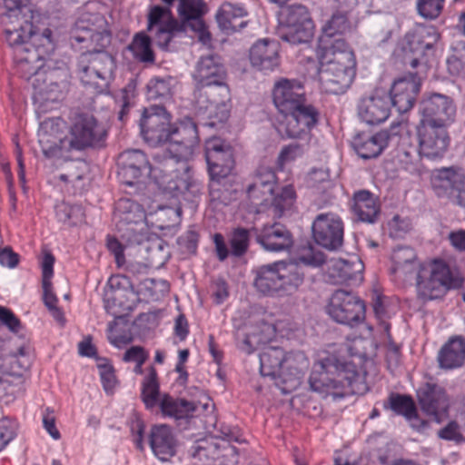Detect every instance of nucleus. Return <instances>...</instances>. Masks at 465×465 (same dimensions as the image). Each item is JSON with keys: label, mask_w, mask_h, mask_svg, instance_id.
I'll return each instance as SVG.
<instances>
[{"label": "nucleus", "mask_w": 465, "mask_h": 465, "mask_svg": "<svg viewBox=\"0 0 465 465\" xmlns=\"http://www.w3.org/2000/svg\"><path fill=\"white\" fill-rule=\"evenodd\" d=\"M247 12L241 5L223 3L217 14L216 21L219 27L227 34L242 29L246 25L244 17Z\"/></svg>", "instance_id": "36"}, {"label": "nucleus", "mask_w": 465, "mask_h": 465, "mask_svg": "<svg viewBox=\"0 0 465 465\" xmlns=\"http://www.w3.org/2000/svg\"><path fill=\"white\" fill-rule=\"evenodd\" d=\"M312 237L319 245L334 250L343 242V223L333 213H320L312 224Z\"/></svg>", "instance_id": "20"}, {"label": "nucleus", "mask_w": 465, "mask_h": 465, "mask_svg": "<svg viewBox=\"0 0 465 465\" xmlns=\"http://www.w3.org/2000/svg\"><path fill=\"white\" fill-rule=\"evenodd\" d=\"M178 13L183 20L180 25L184 31L192 30L197 35L200 42L205 45H210L211 34L202 18L206 13V5L203 0H181Z\"/></svg>", "instance_id": "24"}, {"label": "nucleus", "mask_w": 465, "mask_h": 465, "mask_svg": "<svg viewBox=\"0 0 465 465\" xmlns=\"http://www.w3.org/2000/svg\"><path fill=\"white\" fill-rule=\"evenodd\" d=\"M249 242L250 232L247 229L236 228L233 230L230 238L232 253L234 256L244 254L248 249Z\"/></svg>", "instance_id": "56"}, {"label": "nucleus", "mask_w": 465, "mask_h": 465, "mask_svg": "<svg viewBox=\"0 0 465 465\" xmlns=\"http://www.w3.org/2000/svg\"><path fill=\"white\" fill-rule=\"evenodd\" d=\"M199 144L196 124L189 117L183 118L171 127L170 142L165 148L163 166L166 169L159 183L164 192L179 198L186 193L195 195L199 185L189 173L188 162L193 159Z\"/></svg>", "instance_id": "1"}, {"label": "nucleus", "mask_w": 465, "mask_h": 465, "mask_svg": "<svg viewBox=\"0 0 465 465\" xmlns=\"http://www.w3.org/2000/svg\"><path fill=\"white\" fill-rule=\"evenodd\" d=\"M304 272L294 262H276L257 270L254 286L268 296H285L295 292L302 284Z\"/></svg>", "instance_id": "7"}, {"label": "nucleus", "mask_w": 465, "mask_h": 465, "mask_svg": "<svg viewBox=\"0 0 465 465\" xmlns=\"http://www.w3.org/2000/svg\"><path fill=\"white\" fill-rule=\"evenodd\" d=\"M306 148L303 144L292 143L283 146L278 155L277 164L281 169L292 163L302 158L305 153Z\"/></svg>", "instance_id": "55"}, {"label": "nucleus", "mask_w": 465, "mask_h": 465, "mask_svg": "<svg viewBox=\"0 0 465 465\" xmlns=\"http://www.w3.org/2000/svg\"><path fill=\"white\" fill-rule=\"evenodd\" d=\"M177 81L171 75L154 76L147 84V95L151 100L169 98Z\"/></svg>", "instance_id": "44"}, {"label": "nucleus", "mask_w": 465, "mask_h": 465, "mask_svg": "<svg viewBox=\"0 0 465 465\" xmlns=\"http://www.w3.org/2000/svg\"><path fill=\"white\" fill-rule=\"evenodd\" d=\"M231 147L221 138L212 137L205 142L204 153L206 160H213L218 153L223 149H230Z\"/></svg>", "instance_id": "64"}, {"label": "nucleus", "mask_w": 465, "mask_h": 465, "mask_svg": "<svg viewBox=\"0 0 465 465\" xmlns=\"http://www.w3.org/2000/svg\"><path fill=\"white\" fill-rule=\"evenodd\" d=\"M199 407L207 410L209 402L200 405L194 401L184 399H173L168 395H163L160 400V409L163 415L176 420L193 417L199 411Z\"/></svg>", "instance_id": "35"}, {"label": "nucleus", "mask_w": 465, "mask_h": 465, "mask_svg": "<svg viewBox=\"0 0 465 465\" xmlns=\"http://www.w3.org/2000/svg\"><path fill=\"white\" fill-rule=\"evenodd\" d=\"M85 170L86 164L84 162H73L65 167V173L59 174V179L76 186L77 183L83 179Z\"/></svg>", "instance_id": "57"}, {"label": "nucleus", "mask_w": 465, "mask_h": 465, "mask_svg": "<svg viewBox=\"0 0 465 465\" xmlns=\"http://www.w3.org/2000/svg\"><path fill=\"white\" fill-rule=\"evenodd\" d=\"M193 76L196 82L194 99L199 112L210 119L224 122L230 112V90L221 58L214 54L202 56Z\"/></svg>", "instance_id": "2"}, {"label": "nucleus", "mask_w": 465, "mask_h": 465, "mask_svg": "<svg viewBox=\"0 0 465 465\" xmlns=\"http://www.w3.org/2000/svg\"><path fill=\"white\" fill-rule=\"evenodd\" d=\"M213 181L228 176L233 167L232 149H223L213 160H206Z\"/></svg>", "instance_id": "43"}, {"label": "nucleus", "mask_w": 465, "mask_h": 465, "mask_svg": "<svg viewBox=\"0 0 465 465\" xmlns=\"http://www.w3.org/2000/svg\"><path fill=\"white\" fill-rule=\"evenodd\" d=\"M70 43L76 50L104 51L111 43L104 17L97 14L90 18L82 17L71 31Z\"/></svg>", "instance_id": "10"}, {"label": "nucleus", "mask_w": 465, "mask_h": 465, "mask_svg": "<svg viewBox=\"0 0 465 465\" xmlns=\"http://www.w3.org/2000/svg\"><path fill=\"white\" fill-rule=\"evenodd\" d=\"M142 398L148 409L155 407L158 403L160 404L159 385L156 381V371L153 368L150 369L149 374L143 382Z\"/></svg>", "instance_id": "52"}, {"label": "nucleus", "mask_w": 465, "mask_h": 465, "mask_svg": "<svg viewBox=\"0 0 465 465\" xmlns=\"http://www.w3.org/2000/svg\"><path fill=\"white\" fill-rule=\"evenodd\" d=\"M275 107L284 119L279 124V133L288 138H299L310 134L318 122L319 113L306 103L303 84L295 79L282 78L272 90Z\"/></svg>", "instance_id": "3"}, {"label": "nucleus", "mask_w": 465, "mask_h": 465, "mask_svg": "<svg viewBox=\"0 0 465 465\" xmlns=\"http://www.w3.org/2000/svg\"><path fill=\"white\" fill-rule=\"evenodd\" d=\"M417 140L419 155L430 160L441 159L450 143L447 128L420 123L417 125Z\"/></svg>", "instance_id": "17"}, {"label": "nucleus", "mask_w": 465, "mask_h": 465, "mask_svg": "<svg viewBox=\"0 0 465 465\" xmlns=\"http://www.w3.org/2000/svg\"><path fill=\"white\" fill-rule=\"evenodd\" d=\"M443 3L444 0H418V12L425 18L434 19L440 14Z\"/></svg>", "instance_id": "59"}, {"label": "nucleus", "mask_w": 465, "mask_h": 465, "mask_svg": "<svg viewBox=\"0 0 465 465\" xmlns=\"http://www.w3.org/2000/svg\"><path fill=\"white\" fill-rule=\"evenodd\" d=\"M0 323L15 333L19 332L22 328L19 319L14 312L3 306H0Z\"/></svg>", "instance_id": "63"}, {"label": "nucleus", "mask_w": 465, "mask_h": 465, "mask_svg": "<svg viewBox=\"0 0 465 465\" xmlns=\"http://www.w3.org/2000/svg\"><path fill=\"white\" fill-rule=\"evenodd\" d=\"M0 5L4 9L1 13V23L5 29L20 28L21 25H25V21H28L22 15L23 11L26 9L24 0H2Z\"/></svg>", "instance_id": "40"}, {"label": "nucleus", "mask_w": 465, "mask_h": 465, "mask_svg": "<svg viewBox=\"0 0 465 465\" xmlns=\"http://www.w3.org/2000/svg\"><path fill=\"white\" fill-rule=\"evenodd\" d=\"M257 242L270 252L287 251L293 243L292 233L279 223L264 225L257 235Z\"/></svg>", "instance_id": "32"}, {"label": "nucleus", "mask_w": 465, "mask_h": 465, "mask_svg": "<svg viewBox=\"0 0 465 465\" xmlns=\"http://www.w3.org/2000/svg\"><path fill=\"white\" fill-rule=\"evenodd\" d=\"M352 210L361 222L373 223L379 213L377 198L369 191L354 193Z\"/></svg>", "instance_id": "38"}, {"label": "nucleus", "mask_w": 465, "mask_h": 465, "mask_svg": "<svg viewBox=\"0 0 465 465\" xmlns=\"http://www.w3.org/2000/svg\"><path fill=\"white\" fill-rule=\"evenodd\" d=\"M107 129L91 113H77L70 118L68 134H65L64 146L71 151H83L105 139Z\"/></svg>", "instance_id": "9"}, {"label": "nucleus", "mask_w": 465, "mask_h": 465, "mask_svg": "<svg viewBox=\"0 0 465 465\" xmlns=\"http://www.w3.org/2000/svg\"><path fill=\"white\" fill-rule=\"evenodd\" d=\"M310 365L308 358L302 351L283 353L279 380L284 385L283 391L295 390Z\"/></svg>", "instance_id": "27"}, {"label": "nucleus", "mask_w": 465, "mask_h": 465, "mask_svg": "<svg viewBox=\"0 0 465 465\" xmlns=\"http://www.w3.org/2000/svg\"><path fill=\"white\" fill-rule=\"evenodd\" d=\"M421 265L416 252L411 247H398L391 254V272L396 282L404 283L417 279Z\"/></svg>", "instance_id": "26"}, {"label": "nucleus", "mask_w": 465, "mask_h": 465, "mask_svg": "<svg viewBox=\"0 0 465 465\" xmlns=\"http://www.w3.org/2000/svg\"><path fill=\"white\" fill-rule=\"evenodd\" d=\"M147 30L150 37L163 50H170V43L177 33L184 29L171 15L169 8L155 5L148 14Z\"/></svg>", "instance_id": "16"}, {"label": "nucleus", "mask_w": 465, "mask_h": 465, "mask_svg": "<svg viewBox=\"0 0 465 465\" xmlns=\"http://www.w3.org/2000/svg\"><path fill=\"white\" fill-rule=\"evenodd\" d=\"M325 266L327 280L332 284L362 280L364 265L357 256H351L348 260L332 258L326 262Z\"/></svg>", "instance_id": "25"}, {"label": "nucleus", "mask_w": 465, "mask_h": 465, "mask_svg": "<svg viewBox=\"0 0 465 465\" xmlns=\"http://www.w3.org/2000/svg\"><path fill=\"white\" fill-rule=\"evenodd\" d=\"M358 378L355 364L341 361L335 355H326L314 362L309 384L312 391L322 397L339 400L355 392L353 385Z\"/></svg>", "instance_id": "6"}, {"label": "nucleus", "mask_w": 465, "mask_h": 465, "mask_svg": "<svg viewBox=\"0 0 465 465\" xmlns=\"http://www.w3.org/2000/svg\"><path fill=\"white\" fill-rule=\"evenodd\" d=\"M250 62L264 73L274 71L280 64L279 44L269 39L258 40L250 49Z\"/></svg>", "instance_id": "30"}, {"label": "nucleus", "mask_w": 465, "mask_h": 465, "mask_svg": "<svg viewBox=\"0 0 465 465\" xmlns=\"http://www.w3.org/2000/svg\"><path fill=\"white\" fill-rule=\"evenodd\" d=\"M329 315L337 322L352 326L363 321L365 305L351 292L337 290L328 305Z\"/></svg>", "instance_id": "14"}, {"label": "nucleus", "mask_w": 465, "mask_h": 465, "mask_svg": "<svg viewBox=\"0 0 465 465\" xmlns=\"http://www.w3.org/2000/svg\"><path fill=\"white\" fill-rule=\"evenodd\" d=\"M418 400L421 411L436 422L448 416L451 401L443 387L426 383L418 391Z\"/></svg>", "instance_id": "22"}, {"label": "nucleus", "mask_w": 465, "mask_h": 465, "mask_svg": "<svg viewBox=\"0 0 465 465\" xmlns=\"http://www.w3.org/2000/svg\"><path fill=\"white\" fill-rule=\"evenodd\" d=\"M316 52L318 82L322 91L331 94H344L356 75L357 63L351 46L344 39L337 38L332 45L322 42Z\"/></svg>", "instance_id": "4"}, {"label": "nucleus", "mask_w": 465, "mask_h": 465, "mask_svg": "<svg viewBox=\"0 0 465 465\" xmlns=\"http://www.w3.org/2000/svg\"><path fill=\"white\" fill-rule=\"evenodd\" d=\"M373 0H336L337 8L341 12L349 14L351 12L369 13Z\"/></svg>", "instance_id": "58"}, {"label": "nucleus", "mask_w": 465, "mask_h": 465, "mask_svg": "<svg viewBox=\"0 0 465 465\" xmlns=\"http://www.w3.org/2000/svg\"><path fill=\"white\" fill-rule=\"evenodd\" d=\"M438 362L441 369L453 370L465 363V339L453 336L440 348L438 353Z\"/></svg>", "instance_id": "34"}, {"label": "nucleus", "mask_w": 465, "mask_h": 465, "mask_svg": "<svg viewBox=\"0 0 465 465\" xmlns=\"http://www.w3.org/2000/svg\"><path fill=\"white\" fill-rule=\"evenodd\" d=\"M55 217L59 223L67 225H75L83 220L82 207L76 204H69L61 202L54 206Z\"/></svg>", "instance_id": "51"}, {"label": "nucleus", "mask_w": 465, "mask_h": 465, "mask_svg": "<svg viewBox=\"0 0 465 465\" xmlns=\"http://www.w3.org/2000/svg\"><path fill=\"white\" fill-rule=\"evenodd\" d=\"M391 105L389 94L385 92L376 91L373 94L361 100L358 114L368 124H379L388 119Z\"/></svg>", "instance_id": "28"}, {"label": "nucleus", "mask_w": 465, "mask_h": 465, "mask_svg": "<svg viewBox=\"0 0 465 465\" xmlns=\"http://www.w3.org/2000/svg\"><path fill=\"white\" fill-rule=\"evenodd\" d=\"M420 114V124L448 128L454 122L456 106L449 96L432 94L421 101Z\"/></svg>", "instance_id": "15"}, {"label": "nucleus", "mask_w": 465, "mask_h": 465, "mask_svg": "<svg viewBox=\"0 0 465 465\" xmlns=\"http://www.w3.org/2000/svg\"><path fill=\"white\" fill-rule=\"evenodd\" d=\"M114 216L127 225L138 223L145 218L144 211L141 205L129 199H120L118 201Z\"/></svg>", "instance_id": "45"}, {"label": "nucleus", "mask_w": 465, "mask_h": 465, "mask_svg": "<svg viewBox=\"0 0 465 465\" xmlns=\"http://www.w3.org/2000/svg\"><path fill=\"white\" fill-rule=\"evenodd\" d=\"M389 134L381 131L374 134H361L353 138L352 147L361 158L371 159L379 156L388 145Z\"/></svg>", "instance_id": "33"}, {"label": "nucleus", "mask_w": 465, "mask_h": 465, "mask_svg": "<svg viewBox=\"0 0 465 465\" xmlns=\"http://www.w3.org/2000/svg\"><path fill=\"white\" fill-rule=\"evenodd\" d=\"M141 134L144 141L157 146L162 143L168 145L171 135V115L162 106H151L144 110L141 124Z\"/></svg>", "instance_id": "13"}, {"label": "nucleus", "mask_w": 465, "mask_h": 465, "mask_svg": "<svg viewBox=\"0 0 465 465\" xmlns=\"http://www.w3.org/2000/svg\"><path fill=\"white\" fill-rule=\"evenodd\" d=\"M98 369L104 391L107 392L113 391L117 384L113 366L104 361L103 363L98 364Z\"/></svg>", "instance_id": "60"}, {"label": "nucleus", "mask_w": 465, "mask_h": 465, "mask_svg": "<svg viewBox=\"0 0 465 465\" xmlns=\"http://www.w3.org/2000/svg\"><path fill=\"white\" fill-rule=\"evenodd\" d=\"M296 200V193L292 185L282 187L277 194L272 193V199L269 202V209L272 211V215L281 217L286 211H289L293 206Z\"/></svg>", "instance_id": "46"}, {"label": "nucleus", "mask_w": 465, "mask_h": 465, "mask_svg": "<svg viewBox=\"0 0 465 465\" xmlns=\"http://www.w3.org/2000/svg\"><path fill=\"white\" fill-rule=\"evenodd\" d=\"M425 76L410 71L407 75L394 81L389 96L391 104L400 114L407 113L413 107Z\"/></svg>", "instance_id": "23"}, {"label": "nucleus", "mask_w": 465, "mask_h": 465, "mask_svg": "<svg viewBox=\"0 0 465 465\" xmlns=\"http://www.w3.org/2000/svg\"><path fill=\"white\" fill-rule=\"evenodd\" d=\"M64 128L65 122L61 117H48L40 122L37 133L38 142L46 157H59L64 153L70 152L64 146Z\"/></svg>", "instance_id": "18"}, {"label": "nucleus", "mask_w": 465, "mask_h": 465, "mask_svg": "<svg viewBox=\"0 0 465 465\" xmlns=\"http://www.w3.org/2000/svg\"><path fill=\"white\" fill-rule=\"evenodd\" d=\"M304 25L305 23L301 25H299L294 26L293 28L292 26L284 28V31L281 35V38L292 45L308 43L313 36L314 25L311 19V26H309L306 35L303 33Z\"/></svg>", "instance_id": "54"}, {"label": "nucleus", "mask_w": 465, "mask_h": 465, "mask_svg": "<svg viewBox=\"0 0 465 465\" xmlns=\"http://www.w3.org/2000/svg\"><path fill=\"white\" fill-rule=\"evenodd\" d=\"M41 77L38 75L34 83V101L36 105V113L40 115L47 112L55 110L63 99V91L59 84L46 79L40 83Z\"/></svg>", "instance_id": "29"}, {"label": "nucleus", "mask_w": 465, "mask_h": 465, "mask_svg": "<svg viewBox=\"0 0 465 465\" xmlns=\"http://www.w3.org/2000/svg\"><path fill=\"white\" fill-rule=\"evenodd\" d=\"M283 351L279 347L268 346L260 353V371L262 376L279 378Z\"/></svg>", "instance_id": "41"}, {"label": "nucleus", "mask_w": 465, "mask_h": 465, "mask_svg": "<svg viewBox=\"0 0 465 465\" xmlns=\"http://www.w3.org/2000/svg\"><path fill=\"white\" fill-rule=\"evenodd\" d=\"M237 347L243 352L251 354L262 343L266 341V339L261 333L255 331H238L236 332Z\"/></svg>", "instance_id": "53"}, {"label": "nucleus", "mask_w": 465, "mask_h": 465, "mask_svg": "<svg viewBox=\"0 0 465 465\" xmlns=\"http://www.w3.org/2000/svg\"><path fill=\"white\" fill-rule=\"evenodd\" d=\"M275 184L276 175L271 167L260 166L256 170L252 182L247 187V196L253 212L265 210L272 199Z\"/></svg>", "instance_id": "21"}, {"label": "nucleus", "mask_w": 465, "mask_h": 465, "mask_svg": "<svg viewBox=\"0 0 465 465\" xmlns=\"http://www.w3.org/2000/svg\"><path fill=\"white\" fill-rule=\"evenodd\" d=\"M438 435L440 439L446 440L461 441L463 440L460 424L455 421H450L445 427L439 430Z\"/></svg>", "instance_id": "62"}, {"label": "nucleus", "mask_w": 465, "mask_h": 465, "mask_svg": "<svg viewBox=\"0 0 465 465\" xmlns=\"http://www.w3.org/2000/svg\"><path fill=\"white\" fill-rule=\"evenodd\" d=\"M90 61L85 52L82 53L77 62V75L81 83L88 89L94 90L95 93L101 94L107 89L100 88V84H97L96 70L91 69V64L84 63Z\"/></svg>", "instance_id": "47"}, {"label": "nucleus", "mask_w": 465, "mask_h": 465, "mask_svg": "<svg viewBox=\"0 0 465 465\" xmlns=\"http://www.w3.org/2000/svg\"><path fill=\"white\" fill-rule=\"evenodd\" d=\"M134 57L143 63H153L154 54L151 45V37L141 32L135 35L129 46Z\"/></svg>", "instance_id": "48"}, {"label": "nucleus", "mask_w": 465, "mask_h": 465, "mask_svg": "<svg viewBox=\"0 0 465 465\" xmlns=\"http://www.w3.org/2000/svg\"><path fill=\"white\" fill-rule=\"evenodd\" d=\"M16 435V423L7 418L0 420V451L14 440Z\"/></svg>", "instance_id": "61"}, {"label": "nucleus", "mask_w": 465, "mask_h": 465, "mask_svg": "<svg viewBox=\"0 0 465 465\" xmlns=\"http://www.w3.org/2000/svg\"><path fill=\"white\" fill-rule=\"evenodd\" d=\"M118 176L127 184L134 185L149 177L158 180L157 167L150 164L146 155L141 150H127L118 157Z\"/></svg>", "instance_id": "12"}, {"label": "nucleus", "mask_w": 465, "mask_h": 465, "mask_svg": "<svg viewBox=\"0 0 465 465\" xmlns=\"http://www.w3.org/2000/svg\"><path fill=\"white\" fill-rule=\"evenodd\" d=\"M439 40V34L434 26L418 25L409 31L401 44V59L403 64L414 70L418 75H426L429 69V57L433 46Z\"/></svg>", "instance_id": "8"}, {"label": "nucleus", "mask_w": 465, "mask_h": 465, "mask_svg": "<svg viewBox=\"0 0 465 465\" xmlns=\"http://www.w3.org/2000/svg\"><path fill=\"white\" fill-rule=\"evenodd\" d=\"M284 28L292 26V28L305 23L303 33L306 35L309 26H311V16L308 9L303 5L288 6L282 13Z\"/></svg>", "instance_id": "50"}, {"label": "nucleus", "mask_w": 465, "mask_h": 465, "mask_svg": "<svg viewBox=\"0 0 465 465\" xmlns=\"http://www.w3.org/2000/svg\"><path fill=\"white\" fill-rule=\"evenodd\" d=\"M5 34L14 49V61L22 76L29 79L40 75L45 59L54 49L52 31L46 28L41 34L35 33L33 25L25 21L20 28L5 29Z\"/></svg>", "instance_id": "5"}, {"label": "nucleus", "mask_w": 465, "mask_h": 465, "mask_svg": "<svg viewBox=\"0 0 465 465\" xmlns=\"http://www.w3.org/2000/svg\"><path fill=\"white\" fill-rule=\"evenodd\" d=\"M90 61L84 63L90 64L91 69L96 70L97 84H100V88L108 89L110 83L114 79V72L116 64L114 58L107 52H85Z\"/></svg>", "instance_id": "37"}, {"label": "nucleus", "mask_w": 465, "mask_h": 465, "mask_svg": "<svg viewBox=\"0 0 465 465\" xmlns=\"http://www.w3.org/2000/svg\"><path fill=\"white\" fill-rule=\"evenodd\" d=\"M351 28L347 14L341 12L337 8L336 12L322 27V35L319 37L318 45H322V42L326 45H332L336 39H331L337 35H342Z\"/></svg>", "instance_id": "39"}, {"label": "nucleus", "mask_w": 465, "mask_h": 465, "mask_svg": "<svg viewBox=\"0 0 465 465\" xmlns=\"http://www.w3.org/2000/svg\"><path fill=\"white\" fill-rule=\"evenodd\" d=\"M432 186L439 197H446L454 204L465 207V173L458 168L440 170Z\"/></svg>", "instance_id": "19"}, {"label": "nucleus", "mask_w": 465, "mask_h": 465, "mask_svg": "<svg viewBox=\"0 0 465 465\" xmlns=\"http://www.w3.org/2000/svg\"><path fill=\"white\" fill-rule=\"evenodd\" d=\"M284 28L292 26V28L305 23L303 33L306 35L309 26H311V16L308 9L303 5L288 6L282 13Z\"/></svg>", "instance_id": "49"}, {"label": "nucleus", "mask_w": 465, "mask_h": 465, "mask_svg": "<svg viewBox=\"0 0 465 465\" xmlns=\"http://www.w3.org/2000/svg\"><path fill=\"white\" fill-rule=\"evenodd\" d=\"M390 404L391 410L395 411L397 414L403 415L407 420L411 421L416 420L420 423V425L412 423V427H415L419 430L427 427V422L420 421L419 420L414 401L410 396L392 395L390 398Z\"/></svg>", "instance_id": "42"}, {"label": "nucleus", "mask_w": 465, "mask_h": 465, "mask_svg": "<svg viewBox=\"0 0 465 465\" xmlns=\"http://www.w3.org/2000/svg\"><path fill=\"white\" fill-rule=\"evenodd\" d=\"M453 277L449 265L442 260L422 263L416 279L418 296L422 300L441 297L452 286Z\"/></svg>", "instance_id": "11"}, {"label": "nucleus", "mask_w": 465, "mask_h": 465, "mask_svg": "<svg viewBox=\"0 0 465 465\" xmlns=\"http://www.w3.org/2000/svg\"><path fill=\"white\" fill-rule=\"evenodd\" d=\"M149 443L153 453L162 461H166L176 453L177 440L172 428L165 424L152 427Z\"/></svg>", "instance_id": "31"}]
</instances>
